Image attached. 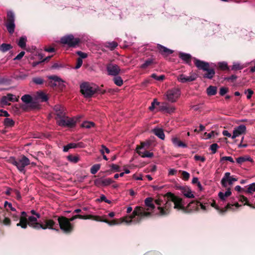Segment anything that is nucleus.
Here are the masks:
<instances>
[{
    "mask_svg": "<svg viewBox=\"0 0 255 255\" xmlns=\"http://www.w3.org/2000/svg\"><path fill=\"white\" fill-rule=\"evenodd\" d=\"M171 141L175 147L186 148L187 147V144L182 141L177 136H172Z\"/></svg>",
    "mask_w": 255,
    "mask_h": 255,
    "instance_id": "nucleus-21",
    "label": "nucleus"
},
{
    "mask_svg": "<svg viewBox=\"0 0 255 255\" xmlns=\"http://www.w3.org/2000/svg\"><path fill=\"white\" fill-rule=\"evenodd\" d=\"M10 216L14 221H20V218L21 217V213H19L15 210V212H12V213H10Z\"/></svg>",
    "mask_w": 255,
    "mask_h": 255,
    "instance_id": "nucleus-35",
    "label": "nucleus"
},
{
    "mask_svg": "<svg viewBox=\"0 0 255 255\" xmlns=\"http://www.w3.org/2000/svg\"><path fill=\"white\" fill-rule=\"evenodd\" d=\"M208 207V205L207 206L206 204H203L198 201H193L188 204L189 209L193 211H198L200 209H201L203 211H206L207 210V207Z\"/></svg>",
    "mask_w": 255,
    "mask_h": 255,
    "instance_id": "nucleus-14",
    "label": "nucleus"
},
{
    "mask_svg": "<svg viewBox=\"0 0 255 255\" xmlns=\"http://www.w3.org/2000/svg\"><path fill=\"white\" fill-rule=\"evenodd\" d=\"M219 68L222 70H228L229 68L228 67V64L225 62H219L218 64Z\"/></svg>",
    "mask_w": 255,
    "mask_h": 255,
    "instance_id": "nucleus-51",
    "label": "nucleus"
},
{
    "mask_svg": "<svg viewBox=\"0 0 255 255\" xmlns=\"http://www.w3.org/2000/svg\"><path fill=\"white\" fill-rule=\"evenodd\" d=\"M217 135H218L217 132H216L214 131H212L210 133L205 132L204 133V138L205 139H210L212 137H215Z\"/></svg>",
    "mask_w": 255,
    "mask_h": 255,
    "instance_id": "nucleus-36",
    "label": "nucleus"
},
{
    "mask_svg": "<svg viewBox=\"0 0 255 255\" xmlns=\"http://www.w3.org/2000/svg\"><path fill=\"white\" fill-rule=\"evenodd\" d=\"M219 148V146L217 143H213L210 146V149L213 153H215L217 151V149Z\"/></svg>",
    "mask_w": 255,
    "mask_h": 255,
    "instance_id": "nucleus-53",
    "label": "nucleus"
},
{
    "mask_svg": "<svg viewBox=\"0 0 255 255\" xmlns=\"http://www.w3.org/2000/svg\"><path fill=\"white\" fill-rule=\"evenodd\" d=\"M77 147V145L75 143H70L67 145L63 147V151L67 152L69 149L75 148Z\"/></svg>",
    "mask_w": 255,
    "mask_h": 255,
    "instance_id": "nucleus-44",
    "label": "nucleus"
},
{
    "mask_svg": "<svg viewBox=\"0 0 255 255\" xmlns=\"http://www.w3.org/2000/svg\"><path fill=\"white\" fill-rule=\"evenodd\" d=\"M90 218L91 217H88L86 215H76L73 216L72 218L69 219V220L70 221V222L78 218L81 219H90Z\"/></svg>",
    "mask_w": 255,
    "mask_h": 255,
    "instance_id": "nucleus-38",
    "label": "nucleus"
},
{
    "mask_svg": "<svg viewBox=\"0 0 255 255\" xmlns=\"http://www.w3.org/2000/svg\"><path fill=\"white\" fill-rule=\"evenodd\" d=\"M244 66L241 65V64L238 62H234L233 65L232 67V70H238L243 69Z\"/></svg>",
    "mask_w": 255,
    "mask_h": 255,
    "instance_id": "nucleus-47",
    "label": "nucleus"
},
{
    "mask_svg": "<svg viewBox=\"0 0 255 255\" xmlns=\"http://www.w3.org/2000/svg\"><path fill=\"white\" fill-rule=\"evenodd\" d=\"M100 165L96 164L92 166L90 169V172L92 174H96L100 168Z\"/></svg>",
    "mask_w": 255,
    "mask_h": 255,
    "instance_id": "nucleus-43",
    "label": "nucleus"
},
{
    "mask_svg": "<svg viewBox=\"0 0 255 255\" xmlns=\"http://www.w3.org/2000/svg\"><path fill=\"white\" fill-rule=\"evenodd\" d=\"M182 193L184 196L187 198H194V194L191 190L189 188H184L182 190Z\"/></svg>",
    "mask_w": 255,
    "mask_h": 255,
    "instance_id": "nucleus-29",
    "label": "nucleus"
},
{
    "mask_svg": "<svg viewBox=\"0 0 255 255\" xmlns=\"http://www.w3.org/2000/svg\"><path fill=\"white\" fill-rule=\"evenodd\" d=\"M149 145L148 143L142 142L140 146H138L136 148V151L138 150H146Z\"/></svg>",
    "mask_w": 255,
    "mask_h": 255,
    "instance_id": "nucleus-48",
    "label": "nucleus"
},
{
    "mask_svg": "<svg viewBox=\"0 0 255 255\" xmlns=\"http://www.w3.org/2000/svg\"><path fill=\"white\" fill-rule=\"evenodd\" d=\"M8 161L10 163L16 166L19 171L23 173L25 172V166L30 164L29 159L24 155L18 159H16L13 157H10Z\"/></svg>",
    "mask_w": 255,
    "mask_h": 255,
    "instance_id": "nucleus-4",
    "label": "nucleus"
},
{
    "mask_svg": "<svg viewBox=\"0 0 255 255\" xmlns=\"http://www.w3.org/2000/svg\"><path fill=\"white\" fill-rule=\"evenodd\" d=\"M228 91V88L226 87H222L220 89V94L221 96H224L225 94H226Z\"/></svg>",
    "mask_w": 255,
    "mask_h": 255,
    "instance_id": "nucleus-64",
    "label": "nucleus"
},
{
    "mask_svg": "<svg viewBox=\"0 0 255 255\" xmlns=\"http://www.w3.org/2000/svg\"><path fill=\"white\" fill-rule=\"evenodd\" d=\"M182 178L184 180H188L190 177V174L185 171H183L182 172Z\"/></svg>",
    "mask_w": 255,
    "mask_h": 255,
    "instance_id": "nucleus-57",
    "label": "nucleus"
},
{
    "mask_svg": "<svg viewBox=\"0 0 255 255\" xmlns=\"http://www.w3.org/2000/svg\"><path fill=\"white\" fill-rule=\"evenodd\" d=\"M155 203L157 206L159 214L161 216L167 215L170 213L172 203L174 204V208L177 210L184 212L186 210L182 199L171 193H167V197L159 196L155 200Z\"/></svg>",
    "mask_w": 255,
    "mask_h": 255,
    "instance_id": "nucleus-1",
    "label": "nucleus"
},
{
    "mask_svg": "<svg viewBox=\"0 0 255 255\" xmlns=\"http://www.w3.org/2000/svg\"><path fill=\"white\" fill-rule=\"evenodd\" d=\"M54 110L57 116V120L60 119L66 115L65 108L60 105H56L54 107Z\"/></svg>",
    "mask_w": 255,
    "mask_h": 255,
    "instance_id": "nucleus-20",
    "label": "nucleus"
},
{
    "mask_svg": "<svg viewBox=\"0 0 255 255\" xmlns=\"http://www.w3.org/2000/svg\"><path fill=\"white\" fill-rule=\"evenodd\" d=\"M193 59L196 66L198 69L207 72L203 76L204 78L211 79L214 77L215 74V71L213 69L209 68V63L200 60L196 58H193Z\"/></svg>",
    "mask_w": 255,
    "mask_h": 255,
    "instance_id": "nucleus-5",
    "label": "nucleus"
},
{
    "mask_svg": "<svg viewBox=\"0 0 255 255\" xmlns=\"http://www.w3.org/2000/svg\"><path fill=\"white\" fill-rule=\"evenodd\" d=\"M151 77L156 80L157 81H161L163 80L165 78V76L163 75H161L160 76H157L156 74L153 73L151 75Z\"/></svg>",
    "mask_w": 255,
    "mask_h": 255,
    "instance_id": "nucleus-49",
    "label": "nucleus"
},
{
    "mask_svg": "<svg viewBox=\"0 0 255 255\" xmlns=\"http://www.w3.org/2000/svg\"><path fill=\"white\" fill-rule=\"evenodd\" d=\"M21 100L23 102L25 103L26 104H31L32 102V98L31 96L29 95H24L22 96L21 98Z\"/></svg>",
    "mask_w": 255,
    "mask_h": 255,
    "instance_id": "nucleus-32",
    "label": "nucleus"
},
{
    "mask_svg": "<svg viewBox=\"0 0 255 255\" xmlns=\"http://www.w3.org/2000/svg\"><path fill=\"white\" fill-rule=\"evenodd\" d=\"M107 70L108 75L116 76L120 72L121 69L120 67L115 64H109L107 66Z\"/></svg>",
    "mask_w": 255,
    "mask_h": 255,
    "instance_id": "nucleus-17",
    "label": "nucleus"
},
{
    "mask_svg": "<svg viewBox=\"0 0 255 255\" xmlns=\"http://www.w3.org/2000/svg\"><path fill=\"white\" fill-rule=\"evenodd\" d=\"M230 175L231 173L228 172L225 173L221 181V184L223 187H227L228 183L230 185H231L233 184L234 182L237 181V178L231 176Z\"/></svg>",
    "mask_w": 255,
    "mask_h": 255,
    "instance_id": "nucleus-15",
    "label": "nucleus"
},
{
    "mask_svg": "<svg viewBox=\"0 0 255 255\" xmlns=\"http://www.w3.org/2000/svg\"><path fill=\"white\" fill-rule=\"evenodd\" d=\"M179 57L189 65H191V60L193 58L192 57L190 54L180 52L179 53Z\"/></svg>",
    "mask_w": 255,
    "mask_h": 255,
    "instance_id": "nucleus-24",
    "label": "nucleus"
},
{
    "mask_svg": "<svg viewBox=\"0 0 255 255\" xmlns=\"http://www.w3.org/2000/svg\"><path fill=\"white\" fill-rule=\"evenodd\" d=\"M94 125L95 124L93 122L85 121L82 123L81 127L86 128H91L93 127Z\"/></svg>",
    "mask_w": 255,
    "mask_h": 255,
    "instance_id": "nucleus-42",
    "label": "nucleus"
},
{
    "mask_svg": "<svg viewBox=\"0 0 255 255\" xmlns=\"http://www.w3.org/2000/svg\"><path fill=\"white\" fill-rule=\"evenodd\" d=\"M194 159L196 161L200 160L203 162L205 161V158L204 156H201L198 155H195L194 157Z\"/></svg>",
    "mask_w": 255,
    "mask_h": 255,
    "instance_id": "nucleus-63",
    "label": "nucleus"
},
{
    "mask_svg": "<svg viewBox=\"0 0 255 255\" xmlns=\"http://www.w3.org/2000/svg\"><path fill=\"white\" fill-rule=\"evenodd\" d=\"M118 46V44L116 42H112L108 43L107 47L110 48L111 50L114 49Z\"/></svg>",
    "mask_w": 255,
    "mask_h": 255,
    "instance_id": "nucleus-56",
    "label": "nucleus"
},
{
    "mask_svg": "<svg viewBox=\"0 0 255 255\" xmlns=\"http://www.w3.org/2000/svg\"><path fill=\"white\" fill-rule=\"evenodd\" d=\"M12 47L10 44L3 43L0 46V50L2 52H5L10 49Z\"/></svg>",
    "mask_w": 255,
    "mask_h": 255,
    "instance_id": "nucleus-37",
    "label": "nucleus"
},
{
    "mask_svg": "<svg viewBox=\"0 0 255 255\" xmlns=\"http://www.w3.org/2000/svg\"><path fill=\"white\" fill-rule=\"evenodd\" d=\"M18 98L12 94H7L6 96H2L0 100L1 107H3L5 106L9 105L10 102H17Z\"/></svg>",
    "mask_w": 255,
    "mask_h": 255,
    "instance_id": "nucleus-12",
    "label": "nucleus"
},
{
    "mask_svg": "<svg viewBox=\"0 0 255 255\" xmlns=\"http://www.w3.org/2000/svg\"><path fill=\"white\" fill-rule=\"evenodd\" d=\"M26 41L27 39L26 36L21 37L18 41V45L22 48H24L26 46Z\"/></svg>",
    "mask_w": 255,
    "mask_h": 255,
    "instance_id": "nucleus-34",
    "label": "nucleus"
},
{
    "mask_svg": "<svg viewBox=\"0 0 255 255\" xmlns=\"http://www.w3.org/2000/svg\"><path fill=\"white\" fill-rule=\"evenodd\" d=\"M68 159L72 162H74V163H77L78 160H79V158L77 156H72V155H69L68 157Z\"/></svg>",
    "mask_w": 255,
    "mask_h": 255,
    "instance_id": "nucleus-54",
    "label": "nucleus"
},
{
    "mask_svg": "<svg viewBox=\"0 0 255 255\" xmlns=\"http://www.w3.org/2000/svg\"><path fill=\"white\" fill-rule=\"evenodd\" d=\"M4 206L7 211H8L9 210H10L12 212H15V210H16L15 208H14V207H12L11 203L7 202V201L4 202Z\"/></svg>",
    "mask_w": 255,
    "mask_h": 255,
    "instance_id": "nucleus-40",
    "label": "nucleus"
},
{
    "mask_svg": "<svg viewBox=\"0 0 255 255\" xmlns=\"http://www.w3.org/2000/svg\"><path fill=\"white\" fill-rule=\"evenodd\" d=\"M82 64H83L82 59L80 58H78L77 59V63H76V65L75 67V69H78L80 68L81 67V66H82Z\"/></svg>",
    "mask_w": 255,
    "mask_h": 255,
    "instance_id": "nucleus-61",
    "label": "nucleus"
},
{
    "mask_svg": "<svg viewBox=\"0 0 255 255\" xmlns=\"http://www.w3.org/2000/svg\"><path fill=\"white\" fill-rule=\"evenodd\" d=\"M40 217V214L36 216L27 215V213L22 211L21 212L20 222L16 224V226L21 227L23 229H26L27 225L37 229L55 230V226H57L56 223L52 219H46L41 222H38L37 219Z\"/></svg>",
    "mask_w": 255,
    "mask_h": 255,
    "instance_id": "nucleus-2",
    "label": "nucleus"
},
{
    "mask_svg": "<svg viewBox=\"0 0 255 255\" xmlns=\"http://www.w3.org/2000/svg\"><path fill=\"white\" fill-rule=\"evenodd\" d=\"M237 162L240 164H242L245 161H249L252 162L253 160L251 157L249 156H241L236 159Z\"/></svg>",
    "mask_w": 255,
    "mask_h": 255,
    "instance_id": "nucleus-30",
    "label": "nucleus"
},
{
    "mask_svg": "<svg viewBox=\"0 0 255 255\" xmlns=\"http://www.w3.org/2000/svg\"><path fill=\"white\" fill-rule=\"evenodd\" d=\"M113 182H114V181L111 178H103L102 183L104 186H108Z\"/></svg>",
    "mask_w": 255,
    "mask_h": 255,
    "instance_id": "nucleus-46",
    "label": "nucleus"
},
{
    "mask_svg": "<svg viewBox=\"0 0 255 255\" xmlns=\"http://www.w3.org/2000/svg\"><path fill=\"white\" fill-rule=\"evenodd\" d=\"M100 152L102 154H105V152L107 153H110V150L109 148L106 147L105 145H102V149L100 150Z\"/></svg>",
    "mask_w": 255,
    "mask_h": 255,
    "instance_id": "nucleus-62",
    "label": "nucleus"
},
{
    "mask_svg": "<svg viewBox=\"0 0 255 255\" xmlns=\"http://www.w3.org/2000/svg\"><path fill=\"white\" fill-rule=\"evenodd\" d=\"M33 81L36 84L40 85L43 83V80L39 77L34 78L33 79Z\"/></svg>",
    "mask_w": 255,
    "mask_h": 255,
    "instance_id": "nucleus-58",
    "label": "nucleus"
},
{
    "mask_svg": "<svg viewBox=\"0 0 255 255\" xmlns=\"http://www.w3.org/2000/svg\"><path fill=\"white\" fill-rule=\"evenodd\" d=\"M113 81L114 83L118 86H121L123 84V80L120 76H116L114 78Z\"/></svg>",
    "mask_w": 255,
    "mask_h": 255,
    "instance_id": "nucleus-39",
    "label": "nucleus"
},
{
    "mask_svg": "<svg viewBox=\"0 0 255 255\" xmlns=\"http://www.w3.org/2000/svg\"><path fill=\"white\" fill-rule=\"evenodd\" d=\"M58 221L60 229L65 233H70L73 231V225L71 224L69 219L64 217H60Z\"/></svg>",
    "mask_w": 255,
    "mask_h": 255,
    "instance_id": "nucleus-8",
    "label": "nucleus"
},
{
    "mask_svg": "<svg viewBox=\"0 0 255 255\" xmlns=\"http://www.w3.org/2000/svg\"><path fill=\"white\" fill-rule=\"evenodd\" d=\"M78 119L76 117L69 118L65 115L63 118L57 120V123L59 126L73 128L75 127Z\"/></svg>",
    "mask_w": 255,
    "mask_h": 255,
    "instance_id": "nucleus-7",
    "label": "nucleus"
},
{
    "mask_svg": "<svg viewBox=\"0 0 255 255\" xmlns=\"http://www.w3.org/2000/svg\"><path fill=\"white\" fill-rule=\"evenodd\" d=\"M197 75L195 73H192L190 74L189 76H186L182 74L177 77V80L179 82L184 83L195 80L197 78Z\"/></svg>",
    "mask_w": 255,
    "mask_h": 255,
    "instance_id": "nucleus-16",
    "label": "nucleus"
},
{
    "mask_svg": "<svg viewBox=\"0 0 255 255\" xmlns=\"http://www.w3.org/2000/svg\"><path fill=\"white\" fill-rule=\"evenodd\" d=\"M146 207L136 206L130 217L129 220L124 219L128 224H135L139 223L143 218L148 216L151 212L154 209L155 206L153 203V199L151 197L146 198L144 200Z\"/></svg>",
    "mask_w": 255,
    "mask_h": 255,
    "instance_id": "nucleus-3",
    "label": "nucleus"
},
{
    "mask_svg": "<svg viewBox=\"0 0 255 255\" xmlns=\"http://www.w3.org/2000/svg\"><path fill=\"white\" fill-rule=\"evenodd\" d=\"M48 78L50 80V84L52 87L61 86L64 83V81L61 78L56 75L48 76Z\"/></svg>",
    "mask_w": 255,
    "mask_h": 255,
    "instance_id": "nucleus-18",
    "label": "nucleus"
},
{
    "mask_svg": "<svg viewBox=\"0 0 255 255\" xmlns=\"http://www.w3.org/2000/svg\"><path fill=\"white\" fill-rule=\"evenodd\" d=\"M231 195V191L230 189H228L225 192H220L218 193V196L222 201H225L227 198Z\"/></svg>",
    "mask_w": 255,
    "mask_h": 255,
    "instance_id": "nucleus-26",
    "label": "nucleus"
},
{
    "mask_svg": "<svg viewBox=\"0 0 255 255\" xmlns=\"http://www.w3.org/2000/svg\"><path fill=\"white\" fill-rule=\"evenodd\" d=\"M153 63V59H148L146 60L144 63H143L141 66L140 68L142 69H145L150 65Z\"/></svg>",
    "mask_w": 255,
    "mask_h": 255,
    "instance_id": "nucleus-41",
    "label": "nucleus"
},
{
    "mask_svg": "<svg viewBox=\"0 0 255 255\" xmlns=\"http://www.w3.org/2000/svg\"><path fill=\"white\" fill-rule=\"evenodd\" d=\"M130 217V216H126L125 217H124L123 218H121L120 219V221H118L117 220H113L111 221H108V220L107 219H104L103 220V222H105L107 224H108L110 226H113V225H119V224H122V223L123 222H125L128 225H129L128 224L125 220L124 219H127V220H129L128 218H129Z\"/></svg>",
    "mask_w": 255,
    "mask_h": 255,
    "instance_id": "nucleus-22",
    "label": "nucleus"
},
{
    "mask_svg": "<svg viewBox=\"0 0 255 255\" xmlns=\"http://www.w3.org/2000/svg\"><path fill=\"white\" fill-rule=\"evenodd\" d=\"M153 132L161 139H164L165 134L162 128H155L153 129Z\"/></svg>",
    "mask_w": 255,
    "mask_h": 255,
    "instance_id": "nucleus-27",
    "label": "nucleus"
},
{
    "mask_svg": "<svg viewBox=\"0 0 255 255\" xmlns=\"http://www.w3.org/2000/svg\"><path fill=\"white\" fill-rule=\"evenodd\" d=\"M245 93L247 94V98L248 99H250L254 94L253 91H252L250 89H248V90L245 91Z\"/></svg>",
    "mask_w": 255,
    "mask_h": 255,
    "instance_id": "nucleus-55",
    "label": "nucleus"
},
{
    "mask_svg": "<svg viewBox=\"0 0 255 255\" xmlns=\"http://www.w3.org/2000/svg\"><path fill=\"white\" fill-rule=\"evenodd\" d=\"M81 92L85 97H91L96 91V89L93 87L88 83H83L80 85Z\"/></svg>",
    "mask_w": 255,
    "mask_h": 255,
    "instance_id": "nucleus-11",
    "label": "nucleus"
},
{
    "mask_svg": "<svg viewBox=\"0 0 255 255\" xmlns=\"http://www.w3.org/2000/svg\"><path fill=\"white\" fill-rule=\"evenodd\" d=\"M217 88L215 86H210L207 89V93L208 96H214L216 94Z\"/></svg>",
    "mask_w": 255,
    "mask_h": 255,
    "instance_id": "nucleus-31",
    "label": "nucleus"
},
{
    "mask_svg": "<svg viewBox=\"0 0 255 255\" xmlns=\"http://www.w3.org/2000/svg\"><path fill=\"white\" fill-rule=\"evenodd\" d=\"M137 153L142 157H148L151 158L153 157V154L152 152H149L146 150H138L136 151Z\"/></svg>",
    "mask_w": 255,
    "mask_h": 255,
    "instance_id": "nucleus-28",
    "label": "nucleus"
},
{
    "mask_svg": "<svg viewBox=\"0 0 255 255\" xmlns=\"http://www.w3.org/2000/svg\"><path fill=\"white\" fill-rule=\"evenodd\" d=\"M223 161H229L230 162L234 163L235 162L233 158L231 156H223L220 159V162Z\"/></svg>",
    "mask_w": 255,
    "mask_h": 255,
    "instance_id": "nucleus-50",
    "label": "nucleus"
},
{
    "mask_svg": "<svg viewBox=\"0 0 255 255\" xmlns=\"http://www.w3.org/2000/svg\"><path fill=\"white\" fill-rule=\"evenodd\" d=\"M4 125L6 128L12 127L14 125V122L11 119L6 118L4 119Z\"/></svg>",
    "mask_w": 255,
    "mask_h": 255,
    "instance_id": "nucleus-33",
    "label": "nucleus"
},
{
    "mask_svg": "<svg viewBox=\"0 0 255 255\" xmlns=\"http://www.w3.org/2000/svg\"><path fill=\"white\" fill-rule=\"evenodd\" d=\"M180 95L181 91L179 88L177 87L168 89L164 95L166 100L170 103L176 102Z\"/></svg>",
    "mask_w": 255,
    "mask_h": 255,
    "instance_id": "nucleus-6",
    "label": "nucleus"
},
{
    "mask_svg": "<svg viewBox=\"0 0 255 255\" xmlns=\"http://www.w3.org/2000/svg\"><path fill=\"white\" fill-rule=\"evenodd\" d=\"M211 205L212 207L215 208L217 210L219 211L220 213L221 214L224 213L228 210H235L240 206V205L238 203H236L233 204L228 203L226 206L225 209H220L214 201L211 203Z\"/></svg>",
    "mask_w": 255,
    "mask_h": 255,
    "instance_id": "nucleus-13",
    "label": "nucleus"
},
{
    "mask_svg": "<svg viewBox=\"0 0 255 255\" xmlns=\"http://www.w3.org/2000/svg\"><path fill=\"white\" fill-rule=\"evenodd\" d=\"M157 47L159 50L160 53L164 56H167L169 54H172L173 52V50L169 49L160 44H158Z\"/></svg>",
    "mask_w": 255,
    "mask_h": 255,
    "instance_id": "nucleus-23",
    "label": "nucleus"
},
{
    "mask_svg": "<svg viewBox=\"0 0 255 255\" xmlns=\"http://www.w3.org/2000/svg\"><path fill=\"white\" fill-rule=\"evenodd\" d=\"M255 192V183L251 184L247 189V192L249 193H252Z\"/></svg>",
    "mask_w": 255,
    "mask_h": 255,
    "instance_id": "nucleus-52",
    "label": "nucleus"
},
{
    "mask_svg": "<svg viewBox=\"0 0 255 255\" xmlns=\"http://www.w3.org/2000/svg\"><path fill=\"white\" fill-rule=\"evenodd\" d=\"M15 15L13 11L9 10L7 12V20L5 26L8 31L12 34L14 32L15 29Z\"/></svg>",
    "mask_w": 255,
    "mask_h": 255,
    "instance_id": "nucleus-9",
    "label": "nucleus"
},
{
    "mask_svg": "<svg viewBox=\"0 0 255 255\" xmlns=\"http://www.w3.org/2000/svg\"><path fill=\"white\" fill-rule=\"evenodd\" d=\"M160 110L167 113H171L174 111L175 108L173 107H169L166 103H163L160 106Z\"/></svg>",
    "mask_w": 255,
    "mask_h": 255,
    "instance_id": "nucleus-25",
    "label": "nucleus"
},
{
    "mask_svg": "<svg viewBox=\"0 0 255 255\" xmlns=\"http://www.w3.org/2000/svg\"><path fill=\"white\" fill-rule=\"evenodd\" d=\"M88 217H91L90 219H92L94 220L99 221V222H103L104 219H102L101 217L98 216H93V215H88Z\"/></svg>",
    "mask_w": 255,
    "mask_h": 255,
    "instance_id": "nucleus-59",
    "label": "nucleus"
},
{
    "mask_svg": "<svg viewBox=\"0 0 255 255\" xmlns=\"http://www.w3.org/2000/svg\"><path fill=\"white\" fill-rule=\"evenodd\" d=\"M103 178H98L94 180V184L97 186H103Z\"/></svg>",
    "mask_w": 255,
    "mask_h": 255,
    "instance_id": "nucleus-60",
    "label": "nucleus"
},
{
    "mask_svg": "<svg viewBox=\"0 0 255 255\" xmlns=\"http://www.w3.org/2000/svg\"><path fill=\"white\" fill-rule=\"evenodd\" d=\"M246 130V127L244 125H241L234 128L232 138L234 139L245 133Z\"/></svg>",
    "mask_w": 255,
    "mask_h": 255,
    "instance_id": "nucleus-19",
    "label": "nucleus"
},
{
    "mask_svg": "<svg viewBox=\"0 0 255 255\" xmlns=\"http://www.w3.org/2000/svg\"><path fill=\"white\" fill-rule=\"evenodd\" d=\"M80 42L79 38H75L72 34L63 36L60 39V42L63 44H67L69 47H75Z\"/></svg>",
    "mask_w": 255,
    "mask_h": 255,
    "instance_id": "nucleus-10",
    "label": "nucleus"
},
{
    "mask_svg": "<svg viewBox=\"0 0 255 255\" xmlns=\"http://www.w3.org/2000/svg\"><path fill=\"white\" fill-rule=\"evenodd\" d=\"M38 98L41 100V102H46L48 100L47 96L43 92L38 93Z\"/></svg>",
    "mask_w": 255,
    "mask_h": 255,
    "instance_id": "nucleus-45",
    "label": "nucleus"
}]
</instances>
